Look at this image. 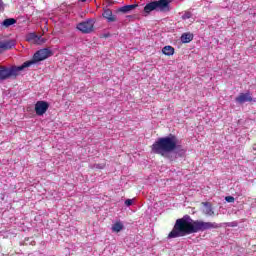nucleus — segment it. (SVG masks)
Here are the masks:
<instances>
[{
	"mask_svg": "<svg viewBox=\"0 0 256 256\" xmlns=\"http://www.w3.org/2000/svg\"><path fill=\"white\" fill-rule=\"evenodd\" d=\"M178 143L177 136L173 134L158 138L151 146L152 153L161 155V157H169V153H176L178 157H183L185 155V149Z\"/></svg>",
	"mask_w": 256,
	"mask_h": 256,
	"instance_id": "2",
	"label": "nucleus"
},
{
	"mask_svg": "<svg viewBox=\"0 0 256 256\" xmlns=\"http://www.w3.org/2000/svg\"><path fill=\"white\" fill-rule=\"evenodd\" d=\"M95 25V20L88 19L86 21L80 22L77 25L78 31H81V33H91L93 31V27Z\"/></svg>",
	"mask_w": 256,
	"mask_h": 256,
	"instance_id": "5",
	"label": "nucleus"
},
{
	"mask_svg": "<svg viewBox=\"0 0 256 256\" xmlns=\"http://www.w3.org/2000/svg\"><path fill=\"white\" fill-rule=\"evenodd\" d=\"M52 55L53 51L51 49H40L33 55L31 60L24 62L22 65L24 66V69H27V67H31V65H37V63H41V61L49 59V57H52Z\"/></svg>",
	"mask_w": 256,
	"mask_h": 256,
	"instance_id": "3",
	"label": "nucleus"
},
{
	"mask_svg": "<svg viewBox=\"0 0 256 256\" xmlns=\"http://www.w3.org/2000/svg\"><path fill=\"white\" fill-rule=\"evenodd\" d=\"M17 45V41L15 39L0 41V55L3 51H9L12 47Z\"/></svg>",
	"mask_w": 256,
	"mask_h": 256,
	"instance_id": "8",
	"label": "nucleus"
},
{
	"mask_svg": "<svg viewBox=\"0 0 256 256\" xmlns=\"http://www.w3.org/2000/svg\"><path fill=\"white\" fill-rule=\"evenodd\" d=\"M3 11H5V3L3 0H0V13H3Z\"/></svg>",
	"mask_w": 256,
	"mask_h": 256,
	"instance_id": "21",
	"label": "nucleus"
},
{
	"mask_svg": "<svg viewBox=\"0 0 256 256\" xmlns=\"http://www.w3.org/2000/svg\"><path fill=\"white\" fill-rule=\"evenodd\" d=\"M192 39H193V33L191 32L183 33L180 37L181 43H191Z\"/></svg>",
	"mask_w": 256,
	"mask_h": 256,
	"instance_id": "14",
	"label": "nucleus"
},
{
	"mask_svg": "<svg viewBox=\"0 0 256 256\" xmlns=\"http://www.w3.org/2000/svg\"><path fill=\"white\" fill-rule=\"evenodd\" d=\"M221 225L216 222H204L201 220H193L191 216L184 215L182 218L176 220L172 231L168 234L167 239H177L178 237H185L200 231H209L211 229H219Z\"/></svg>",
	"mask_w": 256,
	"mask_h": 256,
	"instance_id": "1",
	"label": "nucleus"
},
{
	"mask_svg": "<svg viewBox=\"0 0 256 256\" xmlns=\"http://www.w3.org/2000/svg\"><path fill=\"white\" fill-rule=\"evenodd\" d=\"M27 41H32L33 43H45V39L35 33H30L26 37Z\"/></svg>",
	"mask_w": 256,
	"mask_h": 256,
	"instance_id": "11",
	"label": "nucleus"
},
{
	"mask_svg": "<svg viewBox=\"0 0 256 256\" xmlns=\"http://www.w3.org/2000/svg\"><path fill=\"white\" fill-rule=\"evenodd\" d=\"M225 200L227 201V203H234L235 202V198L233 196H227L225 198Z\"/></svg>",
	"mask_w": 256,
	"mask_h": 256,
	"instance_id": "20",
	"label": "nucleus"
},
{
	"mask_svg": "<svg viewBox=\"0 0 256 256\" xmlns=\"http://www.w3.org/2000/svg\"><path fill=\"white\" fill-rule=\"evenodd\" d=\"M15 23H17V20L15 18H8L2 22V26L7 28L11 27V25H15Z\"/></svg>",
	"mask_w": 256,
	"mask_h": 256,
	"instance_id": "16",
	"label": "nucleus"
},
{
	"mask_svg": "<svg viewBox=\"0 0 256 256\" xmlns=\"http://www.w3.org/2000/svg\"><path fill=\"white\" fill-rule=\"evenodd\" d=\"M49 109V103L46 101H37L35 104V113L39 117L45 115Z\"/></svg>",
	"mask_w": 256,
	"mask_h": 256,
	"instance_id": "6",
	"label": "nucleus"
},
{
	"mask_svg": "<svg viewBox=\"0 0 256 256\" xmlns=\"http://www.w3.org/2000/svg\"><path fill=\"white\" fill-rule=\"evenodd\" d=\"M104 37L107 39V37H111V34H109V33L104 34Z\"/></svg>",
	"mask_w": 256,
	"mask_h": 256,
	"instance_id": "24",
	"label": "nucleus"
},
{
	"mask_svg": "<svg viewBox=\"0 0 256 256\" xmlns=\"http://www.w3.org/2000/svg\"><path fill=\"white\" fill-rule=\"evenodd\" d=\"M125 205H126V207H131V205H133V200L132 199H127V200H125Z\"/></svg>",
	"mask_w": 256,
	"mask_h": 256,
	"instance_id": "22",
	"label": "nucleus"
},
{
	"mask_svg": "<svg viewBox=\"0 0 256 256\" xmlns=\"http://www.w3.org/2000/svg\"><path fill=\"white\" fill-rule=\"evenodd\" d=\"M137 4L125 5L118 9L119 13H129V11H133V9H137Z\"/></svg>",
	"mask_w": 256,
	"mask_h": 256,
	"instance_id": "12",
	"label": "nucleus"
},
{
	"mask_svg": "<svg viewBox=\"0 0 256 256\" xmlns=\"http://www.w3.org/2000/svg\"><path fill=\"white\" fill-rule=\"evenodd\" d=\"M191 17H193V14L191 12H185L182 15V19L186 20V19H191Z\"/></svg>",
	"mask_w": 256,
	"mask_h": 256,
	"instance_id": "19",
	"label": "nucleus"
},
{
	"mask_svg": "<svg viewBox=\"0 0 256 256\" xmlns=\"http://www.w3.org/2000/svg\"><path fill=\"white\" fill-rule=\"evenodd\" d=\"M151 11H157V4L155 1H152L144 7V13H151Z\"/></svg>",
	"mask_w": 256,
	"mask_h": 256,
	"instance_id": "13",
	"label": "nucleus"
},
{
	"mask_svg": "<svg viewBox=\"0 0 256 256\" xmlns=\"http://www.w3.org/2000/svg\"><path fill=\"white\" fill-rule=\"evenodd\" d=\"M162 53L164 55H167L168 57H171V55L175 54V48H173L172 46H165L164 48H162Z\"/></svg>",
	"mask_w": 256,
	"mask_h": 256,
	"instance_id": "15",
	"label": "nucleus"
},
{
	"mask_svg": "<svg viewBox=\"0 0 256 256\" xmlns=\"http://www.w3.org/2000/svg\"><path fill=\"white\" fill-rule=\"evenodd\" d=\"M85 1H87V0H81L82 3H85Z\"/></svg>",
	"mask_w": 256,
	"mask_h": 256,
	"instance_id": "25",
	"label": "nucleus"
},
{
	"mask_svg": "<svg viewBox=\"0 0 256 256\" xmlns=\"http://www.w3.org/2000/svg\"><path fill=\"white\" fill-rule=\"evenodd\" d=\"M25 66L23 64L21 66H0V81H7V79H11V77H17L19 75V71H23Z\"/></svg>",
	"mask_w": 256,
	"mask_h": 256,
	"instance_id": "4",
	"label": "nucleus"
},
{
	"mask_svg": "<svg viewBox=\"0 0 256 256\" xmlns=\"http://www.w3.org/2000/svg\"><path fill=\"white\" fill-rule=\"evenodd\" d=\"M236 103L243 105V103H251V101H255L251 96L250 92L240 93L238 97L235 99Z\"/></svg>",
	"mask_w": 256,
	"mask_h": 256,
	"instance_id": "9",
	"label": "nucleus"
},
{
	"mask_svg": "<svg viewBox=\"0 0 256 256\" xmlns=\"http://www.w3.org/2000/svg\"><path fill=\"white\" fill-rule=\"evenodd\" d=\"M112 231H113V233H119V232L123 231V223H121V222H116V223L112 226Z\"/></svg>",
	"mask_w": 256,
	"mask_h": 256,
	"instance_id": "17",
	"label": "nucleus"
},
{
	"mask_svg": "<svg viewBox=\"0 0 256 256\" xmlns=\"http://www.w3.org/2000/svg\"><path fill=\"white\" fill-rule=\"evenodd\" d=\"M102 16L104 19H107L108 23L117 21V16L113 15V11H111V9H105Z\"/></svg>",
	"mask_w": 256,
	"mask_h": 256,
	"instance_id": "10",
	"label": "nucleus"
},
{
	"mask_svg": "<svg viewBox=\"0 0 256 256\" xmlns=\"http://www.w3.org/2000/svg\"><path fill=\"white\" fill-rule=\"evenodd\" d=\"M204 207L206 208V215H215V212L213 211V208L211 207V204H209L208 202H204L203 203Z\"/></svg>",
	"mask_w": 256,
	"mask_h": 256,
	"instance_id": "18",
	"label": "nucleus"
},
{
	"mask_svg": "<svg viewBox=\"0 0 256 256\" xmlns=\"http://www.w3.org/2000/svg\"><path fill=\"white\" fill-rule=\"evenodd\" d=\"M104 166H101L99 164L96 165V169H103Z\"/></svg>",
	"mask_w": 256,
	"mask_h": 256,
	"instance_id": "23",
	"label": "nucleus"
},
{
	"mask_svg": "<svg viewBox=\"0 0 256 256\" xmlns=\"http://www.w3.org/2000/svg\"><path fill=\"white\" fill-rule=\"evenodd\" d=\"M173 0H159L155 1L156 3V11H161L163 13L167 11H171L169 8V4L172 3Z\"/></svg>",
	"mask_w": 256,
	"mask_h": 256,
	"instance_id": "7",
	"label": "nucleus"
}]
</instances>
